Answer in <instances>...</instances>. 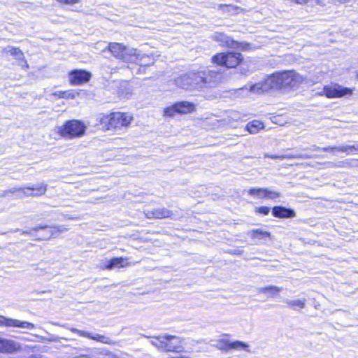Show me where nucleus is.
Returning <instances> with one entry per match:
<instances>
[{"instance_id":"1","label":"nucleus","mask_w":358,"mask_h":358,"mask_svg":"<svg viewBox=\"0 0 358 358\" xmlns=\"http://www.w3.org/2000/svg\"><path fill=\"white\" fill-rule=\"evenodd\" d=\"M270 76L273 89H294L298 87L304 80L302 76L294 71L276 72Z\"/></svg>"},{"instance_id":"2","label":"nucleus","mask_w":358,"mask_h":358,"mask_svg":"<svg viewBox=\"0 0 358 358\" xmlns=\"http://www.w3.org/2000/svg\"><path fill=\"white\" fill-rule=\"evenodd\" d=\"M132 120L133 117L127 113L115 112L103 116L100 122L108 130H118L128 127Z\"/></svg>"},{"instance_id":"3","label":"nucleus","mask_w":358,"mask_h":358,"mask_svg":"<svg viewBox=\"0 0 358 358\" xmlns=\"http://www.w3.org/2000/svg\"><path fill=\"white\" fill-rule=\"evenodd\" d=\"M202 78L203 90L208 87H215L224 80V69L221 66H212L199 71Z\"/></svg>"},{"instance_id":"4","label":"nucleus","mask_w":358,"mask_h":358,"mask_svg":"<svg viewBox=\"0 0 358 358\" xmlns=\"http://www.w3.org/2000/svg\"><path fill=\"white\" fill-rule=\"evenodd\" d=\"M86 127L80 121L72 120L66 121L62 126L57 127L58 134L64 138L71 139L84 135Z\"/></svg>"},{"instance_id":"5","label":"nucleus","mask_w":358,"mask_h":358,"mask_svg":"<svg viewBox=\"0 0 358 358\" xmlns=\"http://www.w3.org/2000/svg\"><path fill=\"white\" fill-rule=\"evenodd\" d=\"M176 85L187 90H201L202 78L200 73L191 72L178 77L176 80Z\"/></svg>"},{"instance_id":"6","label":"nucleus","mask_w":358,"mask_h":358,"mask_svg":"<svg viewBox=\"0 0 358 358\" xmlns=\"http://www.w3.org/2000/svg\"><path fill=\"white\" fill-rule=\"evenodd\" d=\"M241 54L236 52H228L220 53L212 57V62L218 66L227 68L236 67L242 61Z\"/></svg>"},{"instance_id":"7","label":"nucleus","mask_w":358,"mask_h":358,"mask_svg":"<svg viewBox=\"0 0 358 358\" xmlns=\"http://www.w3.org/2000/svg\"><path fill=\"white\" fill-rule=\"evenodd\" d=\"M320 95H325L327 98H339L345 95H351L352 94V90L343 87L338 84H331L326 85L323 87L320 92H318Z\"/></svg>"},{"instance_id":"8","label":"nucleus","mask_w":358,"mask_h":358,"mask_svg":"<svg viewBox=\"0 0 358 358\" xmlns=\"http://www.w3.org/2000/svg\"><path fill=\"white\" fill-rule=\"evenodd\" d=\"M195 106L189 101H180L164 109V115L172 117L176 113L187 114L194 111Z\"/></svg>"},{"instance_id":"9","label":"nucleus","mask_w":358,"mask_h":358,"mask_svg":"<svg viewBox=\"0 0 358 358\" xmlns=\"http://www.w3.org/2000/svg\"><path fill=\"white\" fill-rule=\"evenodd\" d=\"M273 89L271 76L268 77L264 82L255 83L253 85H247L238 90V91H248L250 94H261Z\"/></svg>"},{"instance_id":"10","label":"nucleus","mask_w":358,"mask_h":358,"mask_svg":"<svg viewBox=\"0 0 358 358\" xmlns=\"http://www.w3.org/2000/svg\"><path fill=\"white\" fill-rule=\"evenodd\" d=\"M46 191L47 185L44 182L36 185L24 186L22 187L21 194L18 198L41 196L44 195Z\"/></svg>"},{"instance_id":"11","label":"nucleus","mask_w":358,"mask_h":358,"mask_svg":"<svg viewBox=\"0 0 358 358\" xmlns=\"http://www.w3.org/2000/svg\"><path fill=\"white\" fill-rule=\"evenodd\" d=\"M216 348L220 350L226 352L231 350L250 352L249 345L240 341H230L229 340H220L216 344Z\"/></svg>"},{"instance_id":"12","label":"nucleus","mask_w":358,"mask_h":358,"mask_svg":"<svg viewBox=\"0 0 358 358\" xmlns=\"http://www.w3.org/2000/svg\"><path fill=\"white\" fill-rule=\"evenodd\" d=\"M90 72L83 69H74L69 73V80L72 85H80L90 81Z\"/></svg>"},{"instance_id":"13","label":"nucleus","mask_w":358,"mask_h":358,"mask_svg":"<svg viewBox=\"0 0 358 358\" xmlns=\"http://www.w3.org/2000/svg\"><path fill=\"white\" fill-rule=\"evenodd\" d=\"M0 327H15L27 330H32L35 328V325L33 323L6 317L3 315H0Z\"/></svg>"},{"instance_id":"14","label":"nucleus","mask_w":358,"mask_h":358,"mask_svg":"<svg viewBox=\"0 0 358 358\" xmlns=\"http://www.w3.org/2000/svg\"><path fill=\"white\" fill-rule=\"evenodd\" d=\"M21 349L19 343L0 337V352L3 354H13Z\"/></svg>"},{"instance_id":"15","label":"nucleus","mask_w":358,"mask_h":358,"mask_svg":"<svg viewBox=\"0 0 358 358\" xmlns=\"http://www.w3.org/2000/svg\"><path fill=\"white\" fill-rule=\"evenodd\" d=\"M39 229H45V234L43 236V238H49L50 236H53L55 234V231L56 230L58 232H63L68 230V229L63 226H57L55 227H48L47 226L38 225L29 231H22V234H32L34 231H38Z\"/></svg>"},{"instance_id":"16","label":"nucleus","mask_w":358,"mask_h":358,"mask_svg":"<svg viewBox=\"0 0 358 358\" xmlns=\"http://www.w3.org/2000/svg\"><path fill=\"white\" fill-rule=\"evenodd\" d=\"M71 331L73 333L78 334L80 336L85 337L90 339H92L106 344H112V340L103 335H99L98 334L90 333L87 331L77 329L76 328H71Z\"/></svg>"},{"instance_id":"17","label":"nucleus","mask_w":358,"mask_h":358,"mask_svg":"<svg viewBox=\"0 0 358 358\" xmlns=\"http://www.w3.org/2000/svg\"><path fill=\"white\" fill-rule=\"evenodd\" d=\"M144 214L148 219H162L170 217L173 213L166 208H159L152 210H145Z\"/></svg>"},{"instance_id":"18","label":"nucleus","mask_w":358,"mask_h":358,"mask_svg":"<svg viewBox=\"0 0 358 358\" xmlns=\"http://www.w3.org/2000/svg\"><path fill=\"white\" fill-rule=\"evenodd\" d=\"M165 343V350L168 352H182V340L179 337L168 335Z\"/></svg>"},{"instance_id":"19","label":"nucleus","mask_w":358,"mask_h":358,"mask_svg":"<svg viewBox=\"0 0 358 358\" xmlns=\"http://www.w3.org/2000/svg\"><path fill=\"white\" fill-rule=\"evenodd\" d=\"M272 214L279 218H292L296 215L294 210L281 206H275L272 210Z\"/></svg>"},{"instance_id":"20","label":"nucleus","mask_w":358,"mask_h":358,"mask_svg":"<svg viewBox=\"0 0 358 358\" xmlns=\"http://www.w3.org/2000/svg\"><path fill=\"white\" fill-rule=\"evenodd\" d=\"M248 235L255 241L256 244H259V243L266 241V238H271V234L262 229H252L248 232Z\"/></svg>"},{"instance_id":"21","label":"nucleus","mask_w":358,"mask_h":358,"mask_svg":"<svg viewBox=\"0 0 358 358\" xmlns=\"http://www.w3.org/2000/svg\"><path fill=\"white\" fill-rule=\"evenodd\" d=\"M127 261V258L123 257H115L109 261H108V264L105 266V268L108 270H111L115 268H122L125 266L128 265V263H126Z\"/></svg>"},{"instance_id":"22","label":"nucleus","mask_w":358,"mask_h":358,"mask_svg":"<svg viewBox=\"0 0 358 358\" xmlns=\"http://www.w3.org/2000/svg\"><path fill=\"white\" fill-rule=\"evenodd\" d=\"M108 48L117 57H120L124 60L131 59L126 56V46H108Z\"/></svg>"},{"instance_id":"23","label":"nucleus","mask_w":358,"mask_h":358,"mask_svg":"<svg viewBox=\"0 0 358 358\" xmlns=\"http://www.w3.org/2000/svg\"><path fill=\"white\" fill-rule=\"evenodd\" d=\"M287 306L294 310L303 309L306 306V299L303 298L301 299H286L285 301Z\"/></svg>"},{"instance_id":"24","label":"nucleus","mask_w":358,"mask_h":358,"mask_svg":"<svg viewBox=\"0 0 358 358\" xmlns=\"http://www.w3.org/2000/svg\"><path fill=\"white\" fill-rule=\"evenodd\" d=\"M10 52L15 58L19 61V64L22 66H28L27 62L24 59L23 52L18 48L12 47L10 50Z\"/></svg>"},{"instance_id":"25","label":"nucleus","mask_w":358,"mask_h":358,"mask_svg":"<svg viewBox=\"0 0 358 358\" xmlns=\"http://www.w3.org/2000/svg\"><path fill=\"white\" fill-rule=\"evenodd\" d=\"M257 290L259 293L268 294L270 296H274L282 290V288L277 286L270 285L264 287H259Z\"/></svg>"},{"instance_id":"26","label":"nucleus","mask_w":358,"mask_h":358,"mask_svg":"<svg viewBox=\"0 0 358 358\" xmlns=\"http://www.w3.org/2000/svg\"><path fill=\"white\" fill-rule=\"evenodd\" d=\"M214 38L215 41L220 42V45H242L241 43H236V44H234V41L233 40L224 34L220 33L215 34L214 35Z\"/></svg>"},{"instance_id":"27","label":"nucleus","mask_w":358,"mask_h":358,"mask_svg":"<svg viewBox=\"0 0 358 358\" xmlns=\"http://www.w3.org/2000/svg\"><path fill=\"white\" fill-rule=\"evenodd\" d=\"M247 130L250 134L257 133L260 129L264 128L263 123L258 120H253L249 122L246 126Z\"/></svg>"},{"instance_id":"28","label":"nucleus","mask_w":358,"mask_h":358,"mask_svg":"<svg viewBox=\"0 0 358 358\" xmlns=\"http://www.w3.org/2000/svg\"><path fill=\"white\" fill-rule=\"evenodd\" d=\"M79 93L76 92L74 90H67V91H57L54 93L55 96H58L62 99H75L77 96H78Z\"/></svg>"},{"instance_id":"29","label":"nucleus","mask_w":358,"mask_h":358,"mask_svg":"<svg viewBox=\"0 0 358 358\" xmlns=\"http://www.w3.org/2000/svg\"><path fill=\"white\" fill-rule=\"evenodd\" d=\"M168 338V335L165 334L155 338L153 340L151 341V343L153 345L156 346L157 348L165 350V343L166 339Z\"/></svg>"},{"instance_id":"30","label":"nucleus","mask_w":358,"mask_h":358,"mask_svg":"<svg viewBox=\"0 0 358 358\" xmlns=\"http://www.w3.org/2000/svg\"><path fill=\"white\" fill-rule=\"evenodd\" d=\"M338 166L341 168H356L358 167V159H347L338 162Z\"/></svg>"},{"instance_id":"31","label":"nucleus","mask_w":358,"mask_h":358,"mask_svg":"<svg viewBox=\"0 0 358 358\" xmlns=\"http://www.w3.org/2000/svg\"><path fill=\"white\" fill-rule=\"evenodd\" d=\"M227 117H228V120H227V122L228 123H232L234 122H238V121H241L242 120V115L236 111V110H231V111H229L227 113Z\"/></svg>"},{"instance_id":"32","label":"nucleus","mask_w":358,"mask_h":358,"mask_svg":"<svg viewBox=\"0 0 358 358\" xmlns=\"http://www.w3.org/2000/svg\"><path fill=\"white\" fill-rule=\"evenodd\" d=\"M336 149L337 152H344L346 155H351L353 153V151H355L354 145L337 146V148Z\"/></svg>"},{"instance_id":"33","label":"nucleus","mask_w":358,"mask_h":358,"mask_svg":"<svg viewBox=\"0 0 358 358\" xmlns=\"http://www.w3.org/2000/svg\"><path fill=\"white\" fill-rule=\"evenodd\" d=\"M264 188H251L248 194L252 196H256L258 198H264Z\"/></svg>"},{"instance_id":"34","label":"nucleus","mask_w":358,"mask_h":358,"mask_svg":"<svg viewBox=\"0 0 358 358\" xmlns=\"http://www.w3.org/2000/svg\"><path fill=\"white\" fill-rule=\"evenodd\" d=\"M264 198L275 199L280 197V194L278 192L269 190L268 189L264 188Z\"/></svg>"},{"instance_id":"35","label":"nucleus","mask_w":358,"mask_h":358,"mask_svg":"<svg viewBox=\"0 0 358 358\" xmlns=\"http://www.w3.org/2000/svg\"><path fill=\"white\" fill-rule=\"evenodd\" d=\"M238 9L240 8L237 6H228L224 4H220L217 6V10H221L223 13L231 12Z\"/></svg>"},{"instance_id":"36","label":"nucleus","mask_w":358,"mask_h":358,"mask_svg":"<svg viewBox=\"0 0 358 358\" xmlns=\"http://www.w3.org/2000/svg\"><path fill=\"white\" fill-rule=\"evenodd\" d=\"M22 187H13L8 190H6L3 192L2 196H6L8 193L10 194H17V197L21 194Z\"/></svg>"},{"instance_id":"37","label":"nucleus","mask_w":358,"mask_h":358,"mask_svg":"<svg viewBox=\"0 0 358 358\" xmlns=\"http://www.w3.org/2000/svg\"><path fill=\"white\" fill-rule=\"evenodd\" d=\"M100 358H119L114 353L106 350H103L99 353Z\"/></svg>"},{"instance_id":"38","label":"nucleus","mask_w":358,"mask_h":358,"mask_svg":"<svg viewBox=\"0 0 358 358\" xmlns=\"http://www.w3.org/2000/svg\"><path fill=\"white\" fill-rule=\"evenodd\" d=\"M282 157H283V159H308L311 157L308 155H282Z\"/></svg>"},{"instance_id":"39","label":"nucleus","mask_w":358,"mask_h":358,"mask_svg":"<svg viewBox=\"0 0 358 358\" xmlns=\"http://www.w3.org/2000/svg\"><path fill=\"white\" fill-rule=\"evenodd\" d=\"M336 148H337V146H333V147L329 146V147H325V148H320L316 145L313 146V150H322L323 151H325V152L331 151V152H334V154L337 152Z\"/></svg>"},{"instance_id":"40","label":"nucleus","mask_w":358,"mask_h":358,"mask_svg":"<svg viewBox=\"0 0 358 358\" xmlns=\"http://www.w3.org/2000/svg\"><path fill=\"white\" fill-rule=\"evenodd\" d=\"M56 1L62 4H66V5H75L80 2V0H56Z\"/></svg>"},{"instance_id":"41","label":"nucleus","mask_w":358,"mask_h":358,"mask_svg":"<svg viewBox=\"0 0 358 358\" xmlns=\"http://www.w3.org/2000/svg\"><path fill=\"white\" fill-rule=\"evenodd\" d=\"M257 212L266 215L269 213L270 208L266 206H260V207L257 208Z\"/></svg>"},{"instance_id":"42","label":"nucleus","mask_w":358,"mask_h":358,"mask_svg":"<svg viewBox=\"0 0 358 358\" xmlns=\"http://www.w3.org/2000/svg\"><path fill=\"white\" fill-rule=\"evenodd\" d=\"M264 157L266 158H271L273 159H283V157H282V155H270L268 153H266L264 155Z\"/></svg>"},{"instance_id":"43","label":"nucleus","mask_w":358,"mask_h":358,"mask_svg":"<svg viewBox=\"0 0 358 358\" xmlns=\"http://www.w3.org/2000/svg\"><path fill=\"white\" fill-rule=\"evenodd\" d=\"M325 164L327 165V167H329V168L339 167L338 166V162L335 163V162H326Z\"/></svg>"},{"instance_id":"44","label":"nucleus","mask_w":358,"mask_h":358,"mask_svg":"<svg viewBox=\"0 0 358 358\" xmlns=\"http://www.w3.org/2000/svg\"><path fill=\"white\" fill-rule=\"evenodd\" d=\"M49 341H57V338H55V336H52L51 338H50L49 339H48Z\"/></svg>"},{"instance_id":"45","label":"nucleus","mask_w":358,"mask_h":358,"mask_svg":"<svg viewBox=\"0 0 358 358\" xmlns=\"http://www.w3.org/2000/svg\"><path fill=\"white\" fill-rule=\"evenodd\" d=\"M355 150L358 151V141L354 145Z\"/></svg>"},{"instance_id":"46","label":"nucleus","mask_w":358,"mask_h":358,"mask_svg":"<svg viewBox=\"0 0 358 358\" xmlns=\"http://www.w3.org/2000/svg\"><path fill=\"white\" fill-rule=\"evenodd\" d=\"M31 268H32L34 270H35V271H36V270L38 269V267H37V266H36V265H35V264H33V265H31Z\"/></svg>"},{"instance_id":"47","label":"nucleus","mask_w":358,"mask_h":358,"mask_svg":"<svg viewBox=\"0 0 358 358\" xmlns=\"http://www.w3.org/2000/svg\"><path fill=\"white\" fill-rule=\"evenodd\" d=\"M108 45H121V44L118 43H110Z\"/></svg>"},{"instance_id":"48","label":"nucleus","mask_w":358,"mask_h":358,"mask_svg":"<svg viewBox=\"0 0 358 358\" xmlns=\"http://www.w3.org/2000/svg\"><path fill=\"white\" fill-rule=\"evenodd\" d=\"M66 219H69V220H74V219H77L76 217H66Z\"/></svg>"},{"instance_id":"49","label":"nucleus","mask_w":358,"mask_h":358,"mask_svg":"<svg viewBox=\"0 0 358 358\" xmlns=\"http://www.w3.org/2000/svg\"><path fill=\"white\" fill-rule=\"evenodd\" d=\"M356 78H357V79L358 80V72H357V74H356Z\"/></svg>"},{"instance_id":"50","label":"nucleus","mask_w":358,"mask_h":358,"mask_svg":"<svg viewBox=\"0 0 358 358\" xmlns=\"http://www.w3.org/2000/svg\"><path fill=\"white\" fill-rule=\"evenodd\" d=\"M33 358H42V357H33Z\"/></svg>"}]
</instances>
